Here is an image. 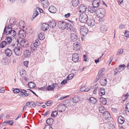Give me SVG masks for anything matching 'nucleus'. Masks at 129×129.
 <instances>
[{
    "label": "nucleus",
    "instance_id": "obj_1",
    "mask_svg": "<svg viewBox=\"0 0 129 129\" xmlns=\"http://www.w3.org/2000/svg\"><path fill=\"white\" fill-rule=\"evenodd\" d=\"M16 33L15 30L13 29L11 25L5 26L3 33V35L5 34L7 35H9L10 36L14 37L16 36Z\"/></svg>",
    "mask_w": 129,
    "mask_h": 129
},
{
    "label": "nucleus",
    "instance_id": "obj_2",
    "mask_svg": "<svg viewBox=\"0 0 129 129\" xmlns=\"http://www.w3.org/2000/svg\"><path fill=\"white\" fill-rule=\"evenodd\" d=\"M87 15L83 13L81 14L80 16L79 20L82 23H85L88 20Z\"/></svg>",
    "mask_w": 129,
    "mask_h": 129
},
{
    "label": "nucleus",
    "instance_id": "obj_3",
    "mask_svg": "<svg viewBox=\"0 0 129 129\" xmlns=\"http://www.w3.org/2000/svg\"><path fill=\"white\" fill-rule=\"evenodd\" d=\"M80 32L82 36L86 35L88 32L87 28L85 26H82L80 27Z\"/></svg>",
    "mask_w": 129,
    "mask_h": 129
},
{
    "label": "nucleus",
    "instance_id": "obj_4",
    "mask_svg": "<svg viewBox=\"0 0 129 129\" xmlns=\"http://www.w3.org/2000/svg\"><path fill=\"white\" fill-rule=\"evenodd\" d=\"M67 22L63 21H59L58 26L59 28L62 29H64L66 28Z\"/></svg>",
    "mask_w": 129,
    "mask_h": 129
},
{
    "label": "nucleus",
    "instance_id": "obj_5",
    "mask_svg": "<svg viewBox=\"0 0 129 129\" xmlns=\"http://www.w3.org/2000/svg\"><path fill=\"white\" fill-rule=\"evenodd\" d=\"M103 10L102 8H99L96 10V14L98 17H103L104 16V13L103 12H101V10Z\"/></svg>",
    "mask_w": 129,
    "mask_h": 129
},
{
    "label": "nucleus",
    "instance_id": "obj_6",
    "mask_svg": "<svg viewBox=\"0 0 129 129\" xmlns=\"http://www.w3.org/2000/svg\"><path fill=\"white\" fill-rule=\"evenodd\" d=\"M22 49L19 47H17L14 49V51L15 54L18 56H20L21 53Z\"/></svg>",
    "mask_w": 129,
    "mask_h": 129
},
{
    "label": "nucleus",
    "instance_id": "obj_7",
    "mask_svg": "<svg viewBox=\"0 0 129 129\" xmlns=\"http://www.w3.org/2000/svg\"><path fill=\"white\" fill-rule=\"evenodd\" d=\"M74 50L76 51H79L81 48V46L80 45V43H79L78 42H76L74 43L73 45Z\"/></svg>",
    "mask_w": 129,
    "mask_h": 129
},
{
    "label": "nucleus",
    "instance_id": "obj_8",
    "mask_svg": "<svg viewBox=\"0 0 129 129\" xmlns=\"http://www.w3.org/2000/svg\"><path fill=\"white\" fill-rule=\"evenodd\" d=\"M79 59V56L77 53H75L73 54L72 60L74 62H78Z\"/></svg>",
    "mask_w": 129,
    "mask_h": 129
},
{
    "label": "nucleus",
    "instance_id": "obj_9",
    "mask_svg": "<svg viewBox=\"0 0 129 129\" xmlns=\"http://www.w3.org/2000/svg\"><path fill=\"white\" fill-rule=\"evenodd\" d=\"M26 34L23 30H20L18 32V36L20 38L24 39L26 37Z\"/></svg>",
    "mask_w": 129,
    "mask_h": 129
},
{
    "label": "nucleus",
    "instance_id": "obj_10",
    "mask_svg": "<svg viewBox=\"0 0 129 129\" xmlns=\"http://www.w3.org/2000/svg\"><path fill=\"white\" fill-rule=\"evenodd\" d=\"M20 44L21 46L23 47H26L28 46V42L25 40L22 39L20 41Z\"/></svg>",
    "mask_w": 129,
    "mask_h": 129
},
{
    "label": "nucleus",
    "instance_id": "obj_11",
    "mask_svg": "<svg viewBox=\"0 0 129 129\" xmlns=\"http://www.w3.org/2000/svg\"><path fill=\"white\" fill-rule=\"evenodd\" d=\"M86 22L88 26L92 27L95 25V22L94 19H90L88 20Z\"/></svg>",
    "mask_w": 129,
    "mask_h": 129
},
{
    "label": "nucleus",
    "instance_id": "obj_12",
    "mask_svg": "<svg viewBox=\"0 0 129 129\" xmlns=\"http://www.w3.org/2000/svg\"><path fill=\"white\" fill-rule=\"evenodd\" d=\"M87 7L86 6L83 4H81L79 7V11L81 13L84 12L86 11Z\"/></svg>",
    "mask_w": 129,
    "mask_h": 129
},
{
    "label": "nucleus",
    "instance_id": "obj_13",
    "mask_svg": "<svg viewBox=\"0 0 129 129\" xmlns=\"http://www.w3.org/2000/svg\"><path fill=\"white\" fill-rule=\"evenodd\" d=\"M58 110L60 112L64 111L66 109V107L64 104H60L58 106Z\"/></svg>",
    "mask_w": 129,
    "mask_h": 129
},
{
    "label": "nucleus",
    "instance_id": "obj_14",
    "mask_svg": "<svg viewBox=\"0 0 129 129\" xmlns=\"http://www.w3.org/2000/svg\"><path fill=\"white\" fill-rule=\"evenodd\" d=\"M71 39L73 42H75L78 39V38L76 34H71Z\"/></svg>",
    "mask_w": 129,
    "mask_h": 129
},
{
    "label": "nucleus",
    "instance_id": "obj_15",
    "mask_svg": "<svg viewBox=\"0 0 129 129\" xmlns=\"http://www.w3.org/2000/svg\"><path fill=\"white\" fill-rule=\"evenodd\" d=\"M100 83L102 86H105L107 84V81L106 78H103L100 80Z\"/></svg>",
    "mask_w": 129,
    "mask_h": 129
},
{
    "label": "nucleus",
    "instance_id": "obj_16",
    "mask_svg": "<svg viewBox=\"0 0 129 129\" xmlns=\"http://www.w3.org/2000/svg\"><path fill=\"white\" fill-rule=\"evenodd\" d=\"M48 23L49 26L50 27L53 28L55 27L56 26V23L54 21L51 20Z\"/></svg>",
    "mask_w": 129,
    "mask_h": 129
},
{
    "label": "nucleus",
    "instance_id": "obj_17",
    "mask_svg": "<svg viewBox=\"0 0 129 129\" xmlns=\"http://www.w3.org/2000/svg\"><path fill=\"white\" fill-rule=\"evenodd\" d=\"M49 11L51 13H55L57 11L56 8L54 6H50L48 9Z\"/></svg>",
    "mask_w": 129,
    "mask_h": 129
},
{
    "label": "nucleus",
    "instance_id": "obj_18",
    "mask_svg": "<svg viewBox=\"0 0 129 129\" xmlns=\"http://www.w3.org/2000/svg\"><path fill=\"white\" fill-rule=\"evenodd\" d=\"M71 3L74 7H75L79 4V0H72Z\"/></svg>",
    "mask_w": 129,
    "mask_h": 129
},
{
    "label": "nucleus",
    "instance_id": "obj_19",
    "mask_svg": "<svg viewBox=\"0 0 129 129\" xmlns=\"http://www.w3.org/2000/svg\"><path fill=\"white\" fill-rule=\"evenodd\" d=\"M118 121L119 123L122 124L125 121L124 118L121 116H120L118 118Z\"/></svg>",
    "mask_w": 129,
    "mask_h": 129
},
{
    "label": "nucleus",
    "instance_id": "obj_20",
    "mask_svg": "<svg viewBox=\"0 0 129 129\" xmlns=\"http://www.w3.org/2000/svg\"><path fill=\"white\" fill-rule=\"evenodd\" d=\"M96 8L93 7L89 6L88 7V11L91 13H93L96 12Z\"/></svg>",
    "mask_w": 129,
    "mask_h": 129
},
{
    "label": "nucleus",
    "instance_id": "obj_21",
    "mask_svg": "<svg viewBox=\"0 0 129 129\" xmlns=\"http://www.w3.org/2000/svg\"><path fill=\"white\" fill-rule=\"evenodd\" d=\"M71 101L74 103H76L80 101V98L78 96H76L72 98Z\"/></svg>",
    "mask_w": 129,
    "mask_h": 129
},
{
    "label": "nucleus",
    "instance_id": "obj_22",
    "mask_svg": "<svg viewBox=\"0 0 129 129\" xmlns=\"http://www.w3.org/2000/svg\"><path fill=\"white\" fill-rule=\"evenodd\" d=\"M5 53L7 56L10 57L12 54V51L9 49L8 48L5 50Z\"/></svg>",
    "mask_w": 129,
    "mask_h": 129
},
{
    "label": "nucleus",
    "instance_id": "obj_23",
    "mask_svg": "<svg viewBox=\"0 0 129 129\" xmlns=\"http://www.w3.org/2000/svg\"><path fill=\"white\" fill-rule=\"evenodd\" d=\"M105 115V118L106 119L109 120L111 118V116L109 113L108 111H106L103 114Z\"/></svg>",
    "mask_w": 129,
    "mask_h": 129
},
{
    "label": "nucleus",
    "instance_id": "obj_24",
    "mask_svg": "<svg viewBox=\"0 0 129 129\" xmlns=\"http://www.w3.org/2000/svg\"><path fill=\"white\" fill-rule=\"evenodd\" d=\"M88 101L90 103L95 104L97 102V100L95 98L91 97L89 99Z\"/></svg>",
    "mask_w": 129,
    "mask_h": 129
},
{
    "label": "nucleus",
    "instance_id": "obj_25",
    "mask_svg": "<svg viewBox=\"0 0 129 129\" xmlns=\"http://www.w3.org/2000/svg\"><path fill=\"white\" fill-rule=\"evenodd\" d=\"M41 1V3L43 5V6L44 8H46L49 6V3L47 0H44Z\"/></svg>",
    "mask_w": 129,
    "mask_h": 129
},
{
    "label": "nucleus",
    "instance_id": "obj_26",
    "mask_svg": "<svg viewBox=\"0 0 129 129\" xmlns=\"http://www.w3.org/2000/svg\"><path fill=\"white\" fill-rule=\"evenodd\" d=\"M48 26V24L44 23L42 24V29L44 31L47 30L49 28Z\"/></svg>",
    "mask_w": 129,
    "mask_h": 129
},
{
    "label": "nucleus",
    "instance_id": "obj_27",
    "mask_svg": "<svg viewBox=\"0 0 129 129\" xmlns=\"http://www.w3.org/2000/svg\"><path fill=\"white\" fill-rule=\"evenodd\" d=\"M12 39L11 37L10 36L7 37L5 40V41L8 44H10L12 42Z\"/></svg>",
    "mask_w": 129,
    "mask_h": 129
},
{
    "label": "nucleus",
    "instance_id": "obj_28",
    "mask_svg": "<svg viewBox=\"0 0 129 129\" xmlns=\"http://www.w3.org/2000/svg\"><path fill=\"white\" fill-rule=\"evenodd\" d=\"M100 1L99 0H95L92 3L93 6L96 8H97L99 5Z\"/></svg>",
    "mask_w": 129,
    "mask_h": 129
},
{
    "label": "nucleus",
    "instance_id": "obj_29",
    "mask_svg": "<svg viewBox=\"0 0 129 129\" xmlns=\"http://www.w3.org/2000/svg\"><path fill=\"white\" fill-rule=\"evenodd\" d=\"M30 52L29 50H26L24 51V55L27 57H29L30 55Z\"/></svg>",
    "mask_w": 129,
    "mask_h": 129
},
{
    "label": "nucleus",
    "instance_id": "obj_30",
    "mask_svg": "<svg viewBox=\"0 0 129 129\" xmlns=\"http://www.w3.org/2000/svg\"><path fill=\"white\" fill-rule=\"evenodd\" d=\"M101 31L103 33H104L107 30V27L105 25H102L100 27Z\"/></svg>",
    "mask_w": 129,
    "mask_h": 129
},
{
    "label": "nucleus",
    "instance_id": "obj_31",
    "mask_svg": "<svg viewBox=\"0 0 129 129\" xmlns=\"http://www.w3.org/2000/svg\"><path fill=\"white\" fill-rule=\"evenodd\" d=\"M30 93H23V92H22V91L21 92V93L19 94V95L21 97H24L25 96H28L30 94Z\"/></svg>",
    "mask_w": 129,
    "mask_h": 129
},
{
    "label": "nucleus",
    "instance_id": "obj_32",
    "mask_svg": "<svg viewBox=\"0 0 129 129\" xmlns=\"http://www.w3.org/2000/svg\"><path fill=\"white\" fill-rule=\"evenodd\" d=\"M27 85L30 88L34 87L35 85V83L32 82H29Z\"/></svg>",
    "mask_w": 129,
    "mask_h": 129
},
{
    "label": "nucleus",
    "instance_id": "obj_33",
    "mask_svg": "<svg viewBox=\"0 0 129 129\" xmlns=\"http://www.w3.org/2000/svg\"><path fill=\"white\" fill-rule=\"evenodd\" d=\"M38 38L40 40H42L45 38L44 36V33H40L38 35Z\"/></svg>",
    "mask_w": 129,
    "mask_h": 129
},
{
    "label": "nucleus",
    "instance_id": "obj_34",
    "mask_svg": "<svg viewBox=\"0 0 129 129\" xmlns=\"http://www.w3.org/2000/svg\"><path fill=\"white\" fill-rule=\"evenodd\" d=\"M99 109L100 112L101 113H103V114L106 111H105V109L103 106L99 107Z\"/></svg>",
    "mask_w": 129,
    "mask_h": 129
},
{
    "label": "nucleus",
    "instance_id": "obj_35",
    "mask_svg": "<svg viewBox=\"0 0 129 129\" xmlns=\"http://www.w3.org/2000/svg\"><path fill=\"white\" fill-rule=\"evenodd\" d=\"M73 28L72 26V25L70 23H67L66 28L65 29H69L71 31H72L73 30Z\"/></svg>",
    "mask_w": 129,
    "mask_h": 129
},
{
    "label": "nucleus",
    "instance_id": "obj_36",
    "mask_svg": "<svg viewBox=\"0 0 129 129\" xmlns=\"http://www.w3.org/2000/svg\"><path fill=\"white\" fill-rule=\"evenodd\" d=\"M24 22L22 21H20L18 23V26L20 28H24Z\"/></svg>",
    "mask_w": 129,
    "mask_h": 129
},
{
    "label": "nucleus",
    "instance_id": "obj_37",
    "mask_svg": "<svg viewBox=\"0 0 129 129\" xmlns=\"http://www.w3.org/2000/svg\"><path fill=\"white\" fill-rule=\"evenodd\" d=\"M38 14V13L37 11V10L36 9H35L34 10L33 15L32 16V18H33V19L35 18Z\"/></svg>",
    "mask_w": 129,
    "mask_h": 129
},
{
    "label": "nucleus",
    "instance_id": "obj_38",
    "mask_svg": "<svg viewBox=\"0 0 129 129\" xmlns=\"http://www.w3.org/2000/svg\"><path fill=\"white\" fill-rule=\"evenodd\" d=\"M8 44L5 41H2L0 44V47L2 48H3L6 46Z\"/></svg>",
    "mask_w": 129,
    "mask_h": 129
},
{
    "label": "nucleus",
    "instance_id": "obj_39",
    "mask_svg": "<svg viewBox=\"0 0 129 129\" xmlns=\"http://www.w3.org/2000/svg\"><path fill=\"white\" fill-rule=\"evenodd\" d=\"M54 121L53 119L51 118H50L48 119L46 121V123L47 124H50L53 122Z\"/></svg>",
    "mask_w": 129,
    "mask_h": 129
},
{
    "label": "nucleus",
    "instance_id": "obj_40",
    "mask_svg": "<svg viewBox=\"0 0 129 129\" xmlns=\"http://www.w3.org/2000/svg\"><path fill=\"white\" fill-rule=\"evenodd\" d=\"M85 86H82L81 88L80 89V91H81V92L83 91H86L87 92L89 91L90 90V89L89 88H86V89H82L83 88H85Z\"/></svg>",
    "mask_w": 129,
    "mask_h": 129
},
{
    "label": "nucleus",
    "instance_id": "obj_41",
    "mask_svg": "<svg viewBox=\"0 0 129 129\" xmlns=\"http://www.w3.org/2000/svg\"><path fill=\"white\" fill-rule=\"evenodd\" d=\"M101 103L104 105H106L107 103V100L105 98L102 97L100 98Z\"/></svg>",
    "mask_w": 129,
    "mask_h": 129
},
{
    "label": "nucleus",
    "instance_id": "obj_42",
    "mask_svg": "<svg viewBox=\"0 0 129 129\" xmlns=\"http://www.w3.org/2000/svg\"><path fill=\"white\" fill-rule=\"evenodd\" d=\"M125 65L124 64H120L119 66V69L120 72L123 71L125 69Z\"/></svg>",
    "mask_w": 129,
    "mask_h": 129
},
{
    "label": "nucleus",
    "instance_id": "obj_43",
    "mask_svg": "<svg viewBox=\"0 0 129 129\" xmlns=\"http://www.w3.org/2000/svg\"><path fill=\"white\" fill-rule=\"evenodd\" d=\"M9 22L11 25H14L16 24V21L15 19H10V20Z\"/></svg>",
    "mask_w": 129,
    "mask_h": 129
},
{
    "label": "nucleus",
    "instance_id": "obj_44",
    "mask_svg": "<svg viewBox=\"0 0 129 129\" xmlns=\"http://www.w3.org/2000/svg\"><path fill=\"white\" fill-rule=\"evenodd\" d=\"M40 44L39 40H37L35 41V42L34 44V46L36 47H38Z\"/></svg>",
    "mask_w": 129,
    "mask_h": 129
},
{
    "label": "nucleus",
    "instance_id": "obj_45",
    "mask_svg": "<svg viewBox=\"0 0 129 129\" xmlns=\"http://www.w3.org/2000/svg\"><path fill=\"white\" fill-rule=\"evenodd\" d=\"M58 114V112L57 111H53L51 114V116L52 117H54L56 116Z\"/></svg>",
    "mask_w": 129,
    "mask_h": 129
},
{
    "label": "nucleus",
    "instance_id": "obj_46",
    "mask_svg": "<svg viewBox=\"0 0 129 129\" xmlns=\"http://www.w3.org/2000/svg\"><path fill=\"white\" fill-rule=\"evenodd\" d=\"M46 89L48 91L52 90H54V87H53L52 85H49L46 87Z\"/></svg>",
    "mask_w": 129,
    "mask_h": 129
},
{
    "label": "nucleus",
    "instance_id": "obj_47",
    "mask_svg": "<svg viewBox=\"0 0 129 129\" xmlns=\"http://www.w3.org/2000/svg\"><path fill=\"white\" fill-rule=\"evenodd\" d=\"M123 52V50L122 49H119L118 51V52L117 53L116 55H119L122 54Z\"/></svg>",
    "mask_w": 129,
    "mask_h": 129
},
{
    "label": "nucleus",
    "instance_id": "obj_48",
    "mask_svg": "<svg viewBox=\"0 0 129 129\" xmlns=\"http://www.w3.org/2000/svg\"><path fill=\"white\" fill-rule=\"evenodd\" d=\"M36 106V104L33 102H30V104L29 106H28V107H34Z\"/></svg>",
    "mask_w": 129,
    "mask_h": 129
},
{
    "label": "nucleus",
    "instance_id": "obj_49",
    "mask_svg": "<svg viewBox=\"0 0 129 129\" xmlns=\"http://www.w3.org/2000/svg\"><path fill=\"white\" fill-rule=\"evenodd\" d=\"M120 72V71L118 69H116L114 71V75H116L117 74H118Z\"/></svg>",
    "mask_w": 129,
    "mask_h": 129
},
{
    "label": "nucleus",
    "instance_id": "obj_50",
    "mask_svg": "<svg viewBox=\"0 0 129 129\" xmlns=\"http://www.w3.org/2000/svg\"><path fill=\"white\" fill-rule=\"evenodd\" d=\"M74 74H69L68 75L67 77V80H69L73 78V76H74Z\"/></svg>",
    "mask_w": 129,
    "mask_h": 129
},
{
    "label": "nucleus",
    "instance_id": "obj_51",
    "mask_svg": "<svg viewBox=\"0 0 129 129\" xmlns=\"http://www.w3.org/2000/svg\"><path fill=\"white\" fill-rule=\"evenodd\" d=\"M13 122L12 120L9 121H7L6 122H4L2 124H4L5 123H8L10 125H12L13 124Z\"/></svg>",
    "mask_w": 129,
    "mask_h": 129
},
{
    "label": "nucleus",
    "instance_id": "obj_52",
    "mask_svg": "<svg viewBox=\"0 0 129 129\" xmlns=\"http://www.w3.org/2000/svg\"><path fill=\"white\" fill-rule=\"evenodd\" d=\"M100 95H102L105 94V89H100Z\"/></svg>",
    "mask_w": 129,
    "mask_h": 129
},
{
    "label": "nucleus",
    "instance_id": "obj_53",
    "mask_svg": "<svg viewBox=\"0 0 129 129\" xmlns=\"http://www.w3.org/2000/svg\"><path fill=\"white\" fill-rule=\"evenodd\" d=\"M44 129H53L51 126H50V125H46Z\"/></svg>",
    "mask_w": 129,
    "mask_h": 129
},
{
    "label": "nucleus",
    "instance_id": "obj_54",
    "mask_svg": "<svg viewBox=\"0 0 129 129\" xmlns=\"http://www.w3.org/2000/svg\"><path fill=\"white\" fill-rule=\"evenodd\" d=\"M13 91L14 93H18L20 91V90L18 88L15 89L13 90Z\"/></svg>",
    "mask_w": 129,
    "mask_h": 129
},
{
    "label": "nucleus",
    "instance_id": "obj_55",
    "mask_svg": "<svg viewBox=\"0 0 129 129\" xmlns=\"http://www.w3.org/2000/svg\"><path fill=\"white\" fill-rule=\"evenodd\" d=\"M125 36L127 37H129V31L126 30H125L124 34Z\"/></svg>",
    "mask_w": 129,
    "mask_h": 129
},
{
    "label": "nucleus",
    "instance_id": "obj_56",
    "mask_svg": "<svg viewBox=\"0 0 129 129\" xmlns=\"http://www.w3.org/2000/svg\"><path fill=\"white\" fill-rule=\"evenodd\" d=\"M125 108L126 110L129 112V102L126 104Z\"/></svg>",
    "mask_w": 129,
    "mask_h": 129
},
{
    "label": "nucleus",
    "instance_id": "obj_57",
    "mask_svg": "<svg viewBox=\"0 0 129 129\" xmlns=\"http://www.w3.org/2000/svg\"><path fill=\"white\" fill-rule=\"evenodd\" d=\"M125 27V26L123 24H121L120 25L119 27V28L120 29H122L124 28Z\"/></svg>",
    "mask_w": 129,
    "mask_h": 129
},
{
    "label": "nucleus",
    "instance_id": "obj_58",
    "mask_svg": "<svg viewBox=\"0 0 129 129\" xmlns=\"http://www.w3.org/2000/svg\"><path fill=\"white\" fill-rule=\"evenodd\" d=\"M105 70L104 68L101 69L99 71L98 73V75H100Z\"/></svg>",
    "mask_w": 129,
    "mask_h": 129
},
{
    "label": "nucleus",
    "instance_id": "obj_59",
    "mask_svg": "<svg viewBox=\"0 0 129 129\" xmlns=\"http://www.w3.org/2000/svg\"><path fill=\"white\" fill-rule=\"evenodd\" d=\"M113 58L112 57H111L110 58V59L108 61H107V63H108L109 65H110L111 62L112 61Z\"/></svg>",
    "mask_w": 129,
    "mask_h": 129
},
{
    "label": "nucleus",
    "instance_id": "obj_60",
    "mask_svg": "<svg viewBox=\"0 0 129 129\" xmlns=\"http://www.w3.org/2000/svg\"><path fill=\"white\" fill-rule=\"evenodd\" d=\"M5 92V89L4 87L0 89V93H4Z\"/></svg>",
    "mask_w": 129,
    "mask_h": 129
},
{
    "label": "nucleus",
    "instance_id": "obj_61",
    "mask_svg": "<svg viewBox=\"0 0 129 129\" xmlns=\"http://www.w3.org/2000/svg\"><path fill=\"white\" fill-rule=\"evenodd\" d=\"M100 76L98 75L97 77L94 80V82H96L97 81H98L100 79Z\"/></svg>",
    "mask_w": 129,
    "mask_h": 129
},
{
    "label": "nucleus",
    "instance_id": "obj_62",
    "mask_svg": "<svg viewBox=\"0 0 129 129\" xmlns=\"http://www.w3.org/2000/svg\"><path fill=\"white\" fill-rule=\"evenodd\" d=\"M51 104V101H48L46 102V103H45V104L47 106H49Z\"/></svg>",
    "mask_w": 129,
    "mask_h": 129
},
{
    "label": "nucleus",
    "instance_id": "obj_63",
    "mask_svg": "<svg viewBox=\"0 0 129 129\" xmlns=\"http://www.w3.org/2000/svg\"><path fill=\"white\" fill-rule=\"evenodd\" d=\"M43 103H40L38 101H37L36 102V105L38 106H40Z\"/></svg>",
    "mask_w": 129,
    "mask_h": 129
},
{
    "label": "nucleus",
    "instance_id": "obj_64",
    "mask_svg": "<svg viewBox=\"0 0 129 129\" xmlns=\"http://www.w3.org/2000/svg\"><path fill=\"white\" fill-rule=\"evenodd\" d=\"M49 113V111H48L45 112L44 114H43V115H44V116L45 117L47 116L48 114Z\"/></svg>",
    "mask_w": 129,
    "mask_h": 129
}]
</instances>
